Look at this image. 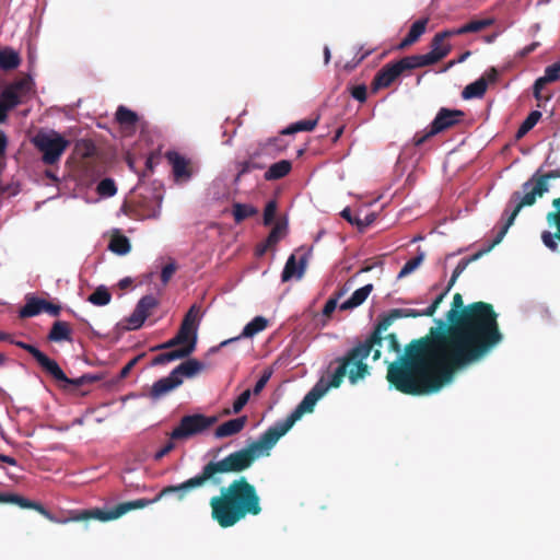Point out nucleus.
<instances>
[{"label":"nucleus","mask_w":560,"mask_h":560,"mask_svg":"<svg viewBox=\"0 0 560 560\" xmlns=\"http://www.w3.org/2000/svg\"><path fill=\"white\" fill-rule=\"evenodd\" d=\"M435 322L436 327L389 363L386 380L396 390L412 396L436 393L454 373L482 361L503 340L492 304L465 306L460 293L454 294L446 322Z\"/></svg>","instance_id":"nucleus-1"},{"label":"nucleus","mask_w":560,"mask_h":560,"mask_svg":"<svg viewBox=\"0 0 560 560\" xmlns=\"http://www.w3.org/2000/svg\"><path fill=\"white\" fill-rule=\"evenodd\" d=\"M220 474L219 478L221 483L213 485L207 483L203 487L196 488L189 491L180 499V493L171 488H176L178 485L164 487L160 493L152 500L137 499L118 503L109 510L91 509L82 510L73 513L67 521L85 522L90 520H97L101 522H108L117 520L124 514L138 509H143L152 503L160 501L163 497L175 494L178 501H185L192 492L203 489L208 486L220 487L219 494L210 498L209 505L211 509V517L222 528H229L236 525L248 515L257 516L261 513L262 508L260 504V497L255 488L246 477L242 476L232 480L228 486H222L223 479ZM182 483H179L180 486Z\"/></svg>","instance_id":"nucleus-2"},{"label":"nucleus","mask_w":560,"mask_h":560,"mask_svg":"<svg viewBox=\"0 0 560 560\" xmlns=\"http://www.w3.org/2000/svg\"><path fill=\"white\" fill-rule=\"evenodd\" d=\"M327 377L322 376L313 388L304 396L295 409L281 421L269 427L257 440L249 443L246 447L230 453L221 459H212L206 463L201 470L194 477L188 478L180 486L170 490L180 493V499L189 491L206 486L207 483L219 485L220 474L243 472L252 467L256 459L261 456H269L271 448L277 442L285 435L290 429L299 421L303 415L314 410L316 402L330 389Z\"/></svg>","instance_id":"nucleus-3"},{"label":"nucleus","mask_w":560,"mask_h":560,"mask_svg":"<svg viewBox=\"0 0 560 560\" xmlns=\"http://www.w3.org/2000/svg\"><path fill=\"white\" fill-rule=\"evenodd\" d=\"M327 377L322 376L313 388L304 396L295 409L281 421L269 427L257 440L249 443L246 447L230 453L221 459H212L206 463L201 470L194 477L188 478L180 486L170 490L180 493V499L189 491L206 486L207 483L219 485L220 474L243 472L252 467L256 459L261 456H269L271 448L277 442L285 435L290 429L299 421L303 415L314 410L316 402L330 389Z\"/></svg>","instance_id":"nucleus-4"},{"label":"nucleus","mask_w":560,"mask_h":560,"mask_svg":"<svg viewBox=\"0 0 560 560\" xmlns=\"http://www.w3.org/2000/svg\"><path fill=\"white\" fill-rule=\"evenodd\" d=\"M371 353L374 361L381 358V351L374 349L364 340L347 351L343 357L337 358L335 362L338 363V365L327 377L329 385H332L334 388H338L346 376H348L352 385L364 380L370 375V366L365 363V359Z\"/></svg>","instance_id":"nucleus-5"},{"label":"nucleus","mask_w":560,"mask_h":560,"mask_svg":"<svg viewBox=\"0 0 560 560\" xmlns=\"http://www.w3.org/2000/svg\"><path fill=\"white\" fill-rule=\"evenodd\" d=\"M557 178H560V167L546 173L538 168L532 178L522 185V188L533 196L534 205L538 197H542L549 191V182ZM552 207L555 210L547 213L546 221L549 226H556L557 231L555 233L544 231L541 233V241L548 249L558 252V243L560 242V197L552 200Z\"/></svg>","instance_id":"nucleus-6"},{"label":"nucleus","mask_w":560,"mask_h":560,"mask_svg":"<svg viewBox=\"0 0 560 560\" xmlns=\"http://www.w3.org/2000/svg\"><path fill=\"white\" fill-rule=\"evenodd\" d=\"M34 147L42 153V161L45 165L57 164L70 141L55 130L38 131L32 139Z\"/></svg>","instance_id":"nucleus-7"},{"label":"nucleus","mask_w":560,"mask_h":560,"mask_svg":"<svg viewBox=\"0 0 560 560\" xmlns=\"http://www.w3.org/2000/svg\"><path fill=\"white\" fill-rule=\"evenodd\" d=\"M525 194L522 196L520 191H514L511 196L510 202H515L513 210L509 213V210L505 209L503 212V217H506L504 224L501 226L495 237L489 244L488 247L478 250L470 257L466 258L469 260V264L479 259L485 254L489 253L495 245L500 244L508 233L510 226L514 223L517 214L524 207L533 206V196L527 194V190H523Z\"/></svg>","instance_id":"nucleus-8"},{"label":"nucleus","mask_w":560,"mask_h":560,"mask_svg":"<svg viewBox=\"0 0 560 560\" xmlns=\"http://www.w3.org/2000/svg\"><path fill=\"white\" fill-rule=\"evenodd\" d=\"M465 117V113L460 109H450L446 107L440 108L435 118L430 125L429 130L417 132L412 139L416 147L422 145L431 137H434L447 129L462 122Z\"/></svg>","instance_id":"nucleus-9"},{"label":"nucleus","mask_w":560,"mask_h":560,"mask_svg":"<svg viewBox=\"0 0 560 560\" xmlns=\"http://www.w3.org/2000/svg\"><path fill=\"white\" fill-rule=\"evenodd\" d=\"M197 330V327L182 323L176 335L184 341V347L160 353L153 358L151 364L162 365L175 360L188 358L196 349Z\"/></svg>","instance_id":"nucleus-10"},{"label":"nucleus","mask_w":560,"mask_h":560,"mask_svg":"<svg viewBox=\"0 0 560 560\" xmlns=\"http://www.w3.org/2000/svg\"><path fill=\"white\" fill-rule=\"evenodd\" d=\"M218 422L217 416L194 413L184 416L178 425L170 433L172 440H186L200 434Z\"/></svg>","instance_id":"nucleus-11"},{"label":"nucleus","mask_w":560,"mask_h":560,"mask_svg":"<svg viewBox=\"0 0 560 560\" xmlns=\"http://www.w3.org/2000/svg\"><path fill=\"white\" fill-rule=\"evenodd\" d=\"M415 69H418V67L411 56H406L397 61L388 62L375 74L372 81V89L374 91L386 89L390 86L401 74Z\"/></svg>","instance_id":"nucleus-12"},{"label":"nucleus","mask_w":560,"mask_h":560,"mask_svg":"<svg viewBox=\"0 0 560 560\" xmlns=\"http://www.w3.org/2000/svg\"><path fill=\"white\" fill-rule=\"evenodd\" d=\"M431 50L424 55H411L418 68L428 67L438 63L444 59L452 50V46L445 43L440 33H436L431 40Z\"/></svg>","instance_id":"nucleus-13"},{"label":"nucleus","mask_w":560,"mask_h":560,"mask_svg":"<svg viewBox=\"0 0 560 560\" xmlns=\"http://www.w3.org/2000/svg\"><path fill=\"white\" fill-rule=\"evenodd\" d=\"M13 343L28 352L40 365V368L54 380H66V374L59 364L54 359H50L48 355L37 349L35 346L23 341H14Z\"/></svg>","instance_id":"nucleus-14"},{"label":"nucleus","mask_w":560,"mask_h":560,"mask_svg":"<svg viewBox=\"0 0 560 560\" xmlns=\"http://www.w3.org/2000/svg\"><path fill=\"white\" fill-rule=\"evenodd\" d=\"M159 305V301L151 294L142 296L132 314L127 318L129 329H139L150 316L152 310Z\"/></svg>","instance_id":"nucleus-15"},{"label":"nucleus","mask_w":560,"mask_h":560,"mask_svg":"<svg viewBox=\"0 0 560 560\" xmlns=\"http://www.w3.org/2000/svg\"><path fill=\"white\" fill-rule=\"evenodd\" d=\"M560 80V61L548 66L545 69V73L542 77L538 78L533 86V94L537 101L548 102L551 100V95H544L542 89L549 84Z\"/></svg>","instance_id":"nucleus-16"},{"label":"nucleus","mask_w":560,"mask_h":560,"mask_svg":"<svg viewBox=\"0 0 560 560\" xmlns=\"http://www.w3.org/2000/svg\"><path fill=\"white\" fill-rule=\"evenodd\" d=\"M400 318V314L397 308L390 310L388 313L380 316L377 324L374 326L370 336L365 339L373 348L375 345L383 343V332L386 331L389 326Z\"/></svg>","instance_id":"nucleus-17"},{"label":"nucleus","mask_w":560,"mask_h":560,"mask_svg":"<svg viewBox=\"0 0 560 560\" xmlns=\"http://www.w3.org/2000/svg\"><path fill=\"white\" fill-rule=\"evenodd\" d=\"M0 503H12L19 505L22 509L35 510L49 521H56L54 515L43 504L15 493H0Z\"/></svg>","instance_id":"nucleus-18"},{"label":"nucleus","mask_w":560,"mask_h":560,"mask_svg":"<svg viewBox=\"0 0 560 560\" xmlns=\"http://www.w3.org/2000/svg\"><path fill=\"white\" fill-rule=\"evenodd\" d=\"M268 327V319L264 316L254 317L248 324L245 325L240 336L222 341L219 348L225 347L226 345L236 341L241 338H253L257 334L261 332Z\"/></svg>","instance_id":"nucleus-19"},{"label":"nucleus","mask_w":560,"mask_h":560,"mask_svg":"<svg viewBox=\"0 0 560 560\" xmlns=\"http://www.w3.org/2000/svg\"><path fill=\"white\" fill-rule=\"evenodd\" d=\"M246 423H247L246 416H242L238 418L228 420L217 427V429L214 431V436L217 439L233 436V435L240 433L245 428Z\"/></svg>","instance_id":"nucleus-20"},{"label":"nucleus","mask_w":560,"mask_h":560,"mask_svg":"<svg viewBox=\"0 0 560 560\" xmlns=\"http://www.w3.org/2000/svg\"><path fill=\"white\" fill-rule=\"evenodd\" d=\"M182 384L183 380L176 378L175 376H173L171 372L166 377L160 378L159 381L154 382V384L151 387L150 396L153 399H158Z\"/></svg>","instance_id":"nucleus-21"},{"label":"nucleus","mask_w":560,"mask_h":560,"mask_svg":"<svg viewBox=\"0 0 560 560\" xmlns=\"http://www.w3.org/2000/svg\"><path fill=\"white\" fill-rule=\"evenodd\" d=\"M305 268H306V257L305 256L301 257L300 261L298 262L295 256L291 255L288 258V260L284 265V268L282 270L281 280L283 282H287V281L291 280L293 277L301 279L304 275Z\"/></svg>","instance_id":"nucleus-22"},{"label":"nucleus","mask_w":560,"mask_h":560,"mask_svg":"<svg viewBox=\"0 0 560 560\" xmlns=\"http://www.w3.org/2000/svg\"><path fill=\"white\" fill-rule=\"evenodd\" d=\"M429 21L430 19L427 16L413 22L406 37L399 43L398 49H405L417 43L425 33Z\"/></svg>","instance_id":"nucleus-23"},{"label":"nucleus","mask_w":560,"mask_h":560,"mask_svg":"<svg viewBox=\"0 0 560 560\" xmlns=\"http://www.w3.org/2000/svg\"><path fill=\"white\" fill-rule=\"evenodd\" d=\"M205 369V364L197 359H188L177 365L172 374L176 378L183 380V377H194Z\"/></svg>","instance_id":"nucleus-24"},{"label":"nucleus","mask_w":560,"mask_h":560,"mask_svg":"<svg viewBox=\"0 0 560 560\" xmlns=\"http://www.w3.org/2000/svg\"><path fill=\"white\" fill-rule=\"evenodd\" d=\"M166 158L173 167V173L176 179L189 178L191 176V172L188 166V161L178 152H167Z\"/></svg>","instance_id":"nucleus-25"},{"label":"nucleus","mask_w":560,"mask_h":560,"mask_svg":"<svg viewBox=\"0 0 560 560\" xmlns=\"http://www.w3.org/2000/svg\"><path fill=\"white\" fill-rule=\"evenodd\" d=\"M71 327L67 322L56 320L47 335V339L51 342L71 341Z\"/></svg>","instance_id":"nucleus-26"},{"label":"nucleus","mask_w":560,"mask_h":560,"mask_svg":"<svg viewBox=\"0 0 560 560\" xmlns=\"http://www.w3.org/2000/svg\"><path fill=\"white\" fill-rule=\"evenodd\" d=\"M116 121L126 130L135 132L139 117L136 112L120 105L115 114Z\"/></svg>","instance_id":"nucleus-27"},{"label":"nucleus","mask_w":560,"mask_h":560,"mask_svg":"<svg viewBox=\"0 0 560 560\" xmlns=\"http://www.w3.org/2000/svg\"><path fill=\"white\" fill-rule=\"evenodd\" d=\"M373 291V284L369 283L357 289L351 296L340 305V310L347 311L360 306Z\"/></svg>","instance_id":"nucleus-28"},{"label":"nucleus","mask_w":560,"mask_h":560,"mask_svg":"<svg viewBox=\"0 0 560 560\" xmlns=\"http://www.w3.org/2000/svg\"><path fill=\"white\" fill-rule=\"evenodd\" d=\"M292 170V163L289 160H281L269 166L264 174L266 180H278L285 177Z\"/></svg>","instance_id":"nucleus-29"},{"label":"nucleus","mask_w":560,"mask_h":560,"mask_svg":"<svg viewBox=\"0 0 560 560\" xmlns=\"http://www.w3.org/2000/svg\"><path fill=\"white\" fill-rule=\"evenodd\" d=\"M21 63V57L18 51L10 47L0 49V69L10 71L16 69Z\"/></svg>","instance_id":"nucleus-30"},{"label":"nucleus","mask_w":560,"mask_h":560,"mask_svg":"<svg viewBox=\"0 0 560 560\" xmlns=\"http://www.w3.org/2000/svg\"><path fill=\"white\" fill-rule=\"evenodd\" d=\"M44 299L36 296H26L25 305L20 310L19 315L21 318H28L36 316L43 312Z\"/></svg>","instance_id":"nucleus-31"},{"label":"nucleus","mask_w":560,"mask_h":560,"mask_svg":"<svg viewBox=\"0 0 560 560\" xmlns=\"http://www.w3.org/2000/svg\"><path fill=\"white\" fill-rule=\"evenodd\" d=\"M486 91L487 80L486 78H479L475 82L465 86V89L462 92V97L464 100L480 98L485 95Z\"/></svg>","instance_id":"nucleus-32"},{"label":"nucleus","mask_w":560,"mask_h":560,"mask_svg":"<svg viewBox=\"0 0 560 560\" xmlns=\"http://www.w3.org/2000/svg\"><path fill=\"white\" fill-rule=\"evenodd\" d=\"M259 152L258 151H255L254 153H252L248 158L247 161H243V162H238L237 163V175L235 177V180H240V178L242 176H244L245 174L252 172L253 170H261L266 166L265 163H259L257 161V158L259 156Z\"/></svg>","instance_id":"nucleus-33"},{"label":"nucleus","mask_w":560,"mask_h":560,"mask_svg":"<svg viewBox=\"0 0 560 560\" xmlns=\"http://www.w3.org/2000/svg\"><path fill=\"white\" fill-rule=\"evenodd\" d=\"M232 213H233V217H234V221L236 223H241L244 220H246V219H248L250 217L256 215L258 213V210H257V208H255L252 205L238 203L237 202V203L233 205Z\"/></svg>","instance_id":"nucleus-34"},{"label":"nucleus","mask_w":560,"mask_h":560,"mask_svg":"<svg viewBox=\"0 0 560 560\" xmlns=\"http://www.w3.org/2000/svg\"><path fill=\"white\" fill-rule=\"evenodd\" d=\"M108 248L115 254L126 255L130 252L131 245L128 237L117 234L112 237Z\"/></svg>","instance_id":"nucleus-35"},{"label":"nucleus","mask_w":560,"mask_h":560,"mask_svg":"<svg viewBox=\"0 0 560 560\" xmlns=\"http://www.w3.org/2000/svg\"><path fill=\"white\" fill-rule=\"evenodd\" d=\"M540 118L541 113L539 110L530 112L517 129L515 135L516 139H522L527 132H529Z\"/></svg>","instance_id":"nucleus-36"},{"label":"nucleus","mask_w":560,"mask_h":560,"mask_svg":"<svg viewBox=\"0 0 560 560\" xmlns=\"http://www.w3.org/2000/svg\"><path fill=\"white\" fill-rule=\"evenodd\" d=\"M112 294L104 285H100L95 291L89 295L88 301L96 306H105L109 304Z\"/></svg>","instance_id":"nucleus-37"},{"label":"nucleus","mask_w":560,"mask_h":560,"mask_svg":"<svg viewBox=\"0 0 560 560\" xmlns=\"http://www.w3.org/2000/svg\"><path fill=\"white\" fill-rule=\"evenodd\" d=\"M318 122V119H304L296 121L281 131L282 135H293L300 131H312Z\"/></svg>","instance_id":"nucleus-38"},{"label":"nucleus","mask_w":560,"mask_h":560,"mask_svg":"<svg viewBox=\"0 0 560 560\" xmlns=\"http://www.w3.org/2000/svg\"><path fill=\"white\" fill-rule=\"evenodd\" d=\"M32 86L33 81L30 75L20 78L9 84V88H11L21 98L31 92Z\"/></svg>","instance_id":"nucleus-39"},{"label":"nucleus","mask_w":560,"mask_h":560,"mask_svg":"<svg viewBox=\"0 0 560 560\" xmlns=\"http://www.w3.org/2000/svg\"><path fill=\"white\" fill-rule=\"evenodd\" d=\"M287 232V223L285 222H277L270 233L268 234L267 238L265 240L267 242V245H270L271 247H275L279 241L285 235Z\"/></svg>","instance_id":"nucleus-40"},{"label":"nucleus","mask_w":560,"mask_h":560,"mask_svg":"<svg viewBox=\"0 0 560 560\" xmlns=\"http://www.w3.org/2000/svg\"><path fill=\"white\" fill-rule=\"evenodd\" d=\"M424 260V254L419 253L416 257L409 259L398 273V278H404L413 272Z\"/></svg>","instance_id":"nucleus-41"},{"label":"nucleus","mask_w":560,"mask_h":560,"mask_svg":"<svg viewBox=\"0 0 560 560\" xmlns=\"http://www.w3.org/2000/svg\"><path fill=\"white\" fill-rule=\"evenodd\" d=\"M0 100L13 109L22 103V98L9 85L1 92Z\"/></svg>","instance_id":"nucleus-42"},{"label":"nucleus","mask_w":560,"mask_h":560,"mask_svg":"<svg viewBox=\"0 0 560 560\" xmlns=\"http://www.w3.org/2000/svg\"><path fill=\"white\" fill-rule=\"evenodd\" d=\"M492 24H493L492 19L474 20V21H470V22L466 23L465 25H463L464 33L465 34L478 33V32L489 27Z\"/></svg>","instance_id":"nucleus-43"},{"label":"nucleus","mask_w":560,"mask_h":560,"mask_svg":"<svg viewBox=\"0 0 560 560\" xmlns=\"http://www.w3.org/2000/svg\"><path fill=\"white\" fill-rule=\"evenodd\" d=\"M101 376L98 375H94V374H84L78 378H68L66 376V380H57L58 382H63L66 384H70L74 387H79V386H82V385H85V384H92V383H95V382H98L101 381Z\"/></svg>","instance_id":"nucleus-44"},{"label":"nucleus","mask_w":560,"mask_h":560,"mask_svg":"<svg viewBox=\"0 0 560 560\" xmlns=\"http://www.w3.org/2000/svg\"><path fill=\"white\" fill-rule=\"evenodd\" d=\"M250 395H252V390L250 389H246L244 390L233 402V409L232 411L230 409H225L223 411V415H230V413H240L243 408L246 406V404L248 402L249 398H250Z\"/></svg>","instance_id":"nucleus-45"},{"label":"nucleus","mask_w":560,"mask_h":560,"mask_svg":"<svg viewBox=\"0 0 560 560\" xmlns=\"http://www.w3.org/2000/svg\"><path fill=\"white\" fill-rule=\"evenodd\" d=\"M97 192L104 197H112L117 192L115 182L112 178H104L97 185Z\"/></svg>","instance_id":"nucleus-46"},{"label":"nucleus","mask_w":560,"mask_h":560,"mask_svg":"<svg viewBox=\"0 0 560 560\" xmlns=\"http://www.w3.org/2000/svg\"><path fill=\"white\" fill-rule=\"evenodd\" d=\"M200 318V308L196 304H194L188 312L185 314L183 322L184 324H187L188 326H194L198 328V323Z\"/></svg>","instance_id":"nucleus-47"},{"label":"nucleus","mask_w":560,"mask_h":560,"mask_svg":"<svg viewBox=\"0 0 560 560\" xmlns=\"http://www.w3.org/2000/svg\"><path fill=\"white\" fill-rule=\"evenodd\" d=\"M277 201L276 200H269L265 207V210H264V224L265 225H270L273 220H275V217H276V212H277Z\"/></svg>","instance_id":"nucleus-48"},{"label":"nucleus","mask_w":560,"mask_h":560,"mask_svg":"<svg viewBox=\"0 0 560 560\" xmlns=\"http://www.w3.org/2000/svg\"><path fill=\"white\" fill-rule=\"evenodd\" d=\"M450 290L451 289L446 287L445 290L433 300L431 305L424 310V314L427 317H431L434 315V313L436 312V310L439 308L440 304L442 303L446 294L450 292Z\"/></svg>","instance_id":"nucleus-49"},{"label":"nucleus","mask_w":560,"mask_h":560,"mask_svg":"<svg viewBox=\"0 0 560 560\" xmlns=\"http://www.w3.org/2000/svg\"><path fill=\"white\" fill-rule=\"evenodd\" d=\"M271 375H272L271 370H265L264 373L261 374V376L259 377V380L256 382L252 393L254 395H259L262 392V389L265 388V386L267 385Z\"/></svg>","instance_id":"nucleus-50"},{"label":"nucleus","mask_w":560,"mask_h":560,"mask_svg":"<svg viewBox=\"0 0 560 560\" xmlns=\"http://www.w3.org/2000/svg\"><path fill=\"white\" fill-rule=\"evenodd\" d=\"M342 294H343V292H339L336 294L335 298H330L327 300V302L325 303L324 308H323L324 316L329 317L334 313V311L336 310L337 304H338V299Z\"/></svg>","instance_id":"nucleus-51"},{"label":"nucleus","mask_w":560,"mask_h":560,"mask_svg":"<svg viewBox=\"0 0 560 560\" xmlns=\"http://www.w3.org/2000/svg\"><path fill=\"white\" fill-rule=\"evenodd\" d=\"M383 340L387 341L388 351L396 353H399L401 351V346L398 341L396 334L390 332L386 337H383Z\"/></svg>","instance_id":"nucleus-52"},{"label":"nucleus","mask_w":560,"mask_h":560,"mask_svg":"<svg viewBox=\"0 0 560 560\" xmlns=\"http://www.w3.org/2000/svg\"><path fill=\"white\" fill-rule=\"evenodd\" d=\"M350 94L357 101L363 103L366 101V86L364 84L354 85L351 88Z\"/></svg>","instance_id":"nucleus-53"},{"label":"nucleus","mask_w":560,"mask_h":560,"mask_svg":"<svg viewBox=\"0 0 560 560\" xmlns=\"http://www.w3.org/2000/svg\"><path fill=\"white\" fill-rule=\"evenodd\" d=\"M175 448V443L171 439L163 445L155 454H154V460L159 462L164 456H166L168 453H171Z\"/></svg>","instance_id":"nucleus-54"},{"label":"nucleus","mask_w":560,"mask_h":560,"mask_svg":"<svg viewBox=\"0 0 560 560\" xmlns=\"http://www.w3.org/2000/svg\"><path fill=\"white\" fill-rule=\"evenodd\" d=\"M144 354H139L137 357H135L133 359H131L119 372V378H126L130 371L133 369V366L139 362V360L143 357Z\"/></svg>","instance_id":"nucleus-55"},{"label":"nucleus","mask_w":560,"mask_h":560,"mask_svg":"<svg viewBox=\"0 0 560 560\" xmlns=\"http://www.w3.org/2000/svg\"><path fill=\"white\" fill-rule=\"evenodd\" d=\"M176 271L175 264L171 262L163 267L161 272V280L163 283H167Z\"/></svg>","instance_id":"nucleus-56"},{"label":"nucleus","mask_w":560,"mask_h":560,"mask_svg":"<svg viewBox=\"0 0 560 560\" xmlns=\"http://www.w3.org/2000/svg\"><path fill=\"white\" fill-rule=\"evenodd\" d=\"M341 217L347 220L350 224L355 225L359 229L361 224V219L359 217L352 215L350 208H345L341 211Z\"/></svg>","instance_id":"nucleus-57"},{"label":"nucleus","mask_w":560,"mask_h":560,"mask_svg":"<svg viewBox=\"0 0 560 560\" xmlns=\"http://www.w3.org/2000/svg\"><path fill=\"white\" fill-rule=\"evenodd\" d=\"M399 314H400V318H404V317H422V316H425L424 314V310L422 311H419V310H412V308H397Z\"/></svg>","instance_id":"nucleus-58"},{"label":"nucleus","mask_w":560,"mask_h":560,"mask_svg":"<svg viewBox=\"0 0 560 560\" xmlns=\"http://www.w3.org/2000/svg\"><path fill=\"white\" fill-rule=\"evenodd\" d=\"M179 345L184 346V341L177 335H175L172 339L162 345H159L154 349H171Z\"/></svg>","instance_id":"nucleus-59"},{"label":"nucleus","mask_w":560,"mask_h":560,"mask_svg":"<svg viewBox=\"0 0 560 560\" xmlns=\"http://www.w3.org/2000/svg\"><path fill=\"white\" fill-rule=\"evenodd\" d=\"M43 312H46L52 316H58L60 314L61 307L60 305L52 304L46 300H44Z\"/></svg>","instance_id":"nucleus-60"},{"label":"nucleus","mask_w":560,"mask_h":560,"mask_svg":"<svg viewBox=\"0 0 560 560\" xmlns=\"http://www.w3.org/2000/svg\"><path fill=\"white\" fill-rule=\"evenodd\" d=\"M540 43L539 42H534L527 46H525L524 48H522L518 52H517V56L520 58H525L527 57L529 54L534 52L538 47H539Z\"/></svg>","instance_id":"nucleus-61"},{"label":"nucleus","mask_w":560,"mask_h":560,"mask_svg":"<svg viewBox=\"0 0 560 560\" xmlns=\"http://www.w3.org/2000/svg\"><path fill=\"white\" fill-rule=\"evenodd\" d=\"M444 39H447L450 37H453V36H457V35H464V27L460 26V27H457V28H451V30H444L442 32H439Z\"/></svg>","instance_id":"nucleus-62"},{"label":"nucleus","mask_w":560,"mask_h":560,"mask_svg":"<svg viewBox=\"0 0 560 560\" xmlns=\"http://www.w3.org/2000/svg\"><path fill=\"white\" fill-rule=\"evenodd\" d=\"M498 77H499L498 70L494 67H491L490 69H488L485 72V74L481 78H486L487 85H488L489 83H494L498 80Z\"/></svg>","instance_id":"nucleus-63"},{"label":"nucleus","mask_w":560,"mask_h":560,"mask_svg":"<svg viewBox=\"0 0 560 560\" xmlns=\"http://www.w3.org/2000/svg\"><path fill=\"white\" fill-rule=\"evenodd\" d=\"M160 160V156L159 155H155V154H151L150 156H148L147 161H145V172L144 173H152L153 172V168H154V164L158 163V161ZM145 174H143L144 176Z\"/></svg>","instance_id":"nucleus-64"}]
</instances>
